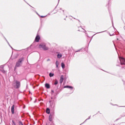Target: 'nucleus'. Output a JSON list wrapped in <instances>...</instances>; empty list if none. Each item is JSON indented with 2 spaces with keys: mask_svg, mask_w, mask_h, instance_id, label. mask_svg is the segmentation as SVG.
Segmentation results:
<instances>
[{
  "mask_svg": "<svg viewBox=\"0 0 125 125\" xmlns=\"http://www.w3.org/2000/svg\"><path fill=\"white\" fill-rule=\"evenodd\" d=\"M13 125H15V123L14 122H13Z\"/></svg>",
  "mask_w": 125,
  "mask_h": 125,
  "instance_id": "obj_24",
  "label": "nucleus"
},
{
  "mask_svg": "<svg viewBox=\"0 0 125 125\" xmlns=\"http://www.w3.org/2000/svg\"><path fill=\"white\" fill-rule=\"evenodd\" d=\"M58 66H59V62L58 60L56 62V68H58Z\"/></svg>",
  "mask_w": 125,
  "mask_h": 125,
  "instance_id": "obj_9",
  "label": "nucleus"
},
{
  "mask_svg": "<svg viewBox=\"0 0 125 125\" xmlns=\"http://www.w3.org/2000/svg\"><path fill=\"white\" fill-rule=\"evenodd\" d=\"M63 81H64V76L62 75L61 76L60 83H63Z\"/></svg>",
  "mask_w": 125,
  "mask_h": 125,
  "instance_id": "obj_6",
  "label": "nucleus"
},
{
  "mask_svg": "<svg viewBox=\"0 0 125 125\" xmlns=\"http://www.w3.org/2000/svg\"><path fill=\"white\" fill-rule=\"evenodd\" d=\"M46 112L47 114H50V110H49V108H47L46 110Z\"/></svg>",
  "mask_w": 125,
  "mask_h": 125,
  "instance_id": "obj_13",
  "label": "nucleus"
},
{
  "mask_svg": "<svg viewBox=\"0 0 125 125\" xmlns=\"http://www.w3.org/2000/svg\"><path fill=\"white\" fill-rule=\"evenodd\" d=\"M52 92H53V91L52 90Z\"/></svg>",
  "mask_w": 125,
  "mask_h": 125,
  "instance_id": "obj_29",
  "label": "nucleus"
},
{
  "mask_svg": "<svg viewBox=\"0 0 125 125\" xmlns=\"http://www.w3.org/2000/svg\"><path fill=\"white\" fill-rule=\"evenodd\" d=\"M1 72H2V73H3V74H5V73H6L5 71H4V70H1Z\"/></svg>",
  "mask_w": 125,
  "mask_h": 125,
  "instance_id": "obj_18",
  "label": "nucleus"
},
{
  "mask_svg": "<svg viewBox=\"0 0 125 125\" xmlns=\"http://www.w3.org/2000/svg\"><path fill=\"white\" fill-rule=\"evenodd\" d=\"M13 85L15 88H19L21 85L20 82L16 80L14 81L13 83Z\"/></svg>",
  "mask_w": 125,
  "mask_h": 125,
  "instance_id": "obj_3",
  "label": "nucleus"
},
{
  "mask_svg": "<svg viewBox=\"0 0 125 125\" xmlns=\"http://www.w3.org/2000/svg\"><path fill=\"white\" fill-rule=\"evenodd\" d=\"M81 51V50H79L76 51V52H78V51Z\"/></svg>",
  "mask_w": 125,
  "mask_h": 125,
  "instance_id": "obj_25",
  "label": "nucleus"
},
{
  "mask_svg": "<svg viewBox=\"0 0 125 125\" xmlns=\"http://www.w3.org/2000/svg\"><path fill=\"white\" fill-rule=\"evenodd\" d=\"M24 61V58H20L16 64V67H21L22 66V62Z\"/></svg>",
  "mask_w": 125,
  "mask_h": 125,
  "instance_id": "obj_2",
  "label": "nucleus"
},
{
  "mask_svg": "<svg viewBox=\"0 0 125 125\" xmlns=\"http://www.w3.org/2000/svg\"><path fill=\"white\" fill-rule=\"evenodd\" d=\"M49 76V77H50V78H51V77H53L54 76V74L52 73H50Z\"/></svg>",
  "mask_w": 125,
  "mask_h": 125,
  "instance_id": "obj_15",
  "label": "nucleus"
},
{
  "mask_svg": "<svg viewBox=\"0 0 125 125\" xmlns=\"http://www.w3.org/2000/svg\"><path fill=\"white\" fill-rule=\"evenodd\" d=\"M104 32V31H102V32H98L96 34H100V33H103Z\"/></svg>",
  "mask_w": 125,
  "mask_h": 125,
  "instance_id": "obj_20",
  "label": "nucleus"
},
{
  "mask_svg": "<svg viewBox=\"0 0 125 125\" xmlns=\"http://www.w3.org/2000/svg\"><path fill=\"white\" fill-rule=\"evenodd\" d=\"M8 44H9V43L8 42Z\"/></svg>",
  "mask_w": 125,
  "mask_h": 125,
  "instance_id": "obj_28",
  "label": "nucleus"
},
{
  "mask_svg": "<svg viewBox=\"0 0 125 125\" xmlns=\"http://www.w3.org/2000/svg\"><path fill=\"white\" fill-rule=\"evenodd\" d=\"M0 68H3V67H2V66H0Z\"/></svg>",
  "mask_w": 125,
  "mask_h": 125,
  "instance_id": "obj_27",
  "label": "nucleus"
},
{
  "mask_svg": "<svg viewBox=\"0 0 125 125\" xmlns=\"http://www.w3.org/2000/svg\"><path fill=\"white\" fill-rule=\"evenodd\" d=\"M11 48H12V47L11 46Z\"/></svg>",
  "mask_w": 125,
  "mask_h": 125,
  "instance_id": "obj_30",
  "label": "nucleus"
},
{
  "mask_svg": "<svg viewBox=\"0 0 125 125\" xmlns=\"http://www.w3.org/2000/svg\"><path fill=\"white\" fill-rule=\"evenodd\" d=\"M39 48L40 49H42L43 50H48V47L45 45V43H41L39 45Z\"/></svg>",
  "mask_w": 125,
  "mask_h": 125,
  "instance_id": "obj_1",
  "label": "nucleus"
},
{
  "mask_svg": "<svg viewBox=\"0 0 125 125\" xmlns=\"http://www.w3.org/2000/svg\"><path fill=\"white\" fill-rule=\"evenodd\" d=\"M40 40H41V37L39 35H37L35 38V42H40Z\"/></svg>",
  "mask_w": 125,
  "mask_h": 125,
  "instance_id": "obj_5",
  "label": "nucleus"
},
{
  "mask_svg": "<svg viewBox=\"0 0 125 125\" xmlns=\"http://www.w3.org/2000/svg\"><path fill=\"white\" fill-rule=\"evenodd\" d=\"M19 125H23V123H22V122H19Z\"/></svg>",
  "mask_w": 125,
  "mask_h": 125,
  "instance_id": "obj_16",
  "label": "nucleus"
},
{
  "mask_svg": "<svg viewBox=\"0 0 125 125\" xmlns=\"http://www.w3.org/2000/svg\"><path fill=\"white\" fill-rule=\"evenodd\" d=\"M49 121L52 122V115H50L49 117Z\"/></svg>",
  "mask_w": 125,
  "mask_h": 125,
  "instance_id": "obj_14",
  "label": "nucleus"
},
{
  "mask_svg": "<svg viewBox=\"0 0 125 125\" xmlns=\"http://www.w3.org/2000/svg\"><path fill=\"white\" fill-rule=\"evenodd\" d=\"M84 31H82V32H84V31H85V30H84V29H83Z\"/></svg>",
  "mask_w": 125,
  "mask_h": 125,
  "instance_id": "obj_26",
  "label": "nucleus"
},
{
  "mask_svg": "<svg viewBox=\"0 0 125 125\" xmlns=\"http://www.w3.org/2000/svg\"><path fill=\"white\" fill-rule=\"evenodd\" d=\"M89 119H90V117H89V118H88V119H86V120H85V121H87V120H89Z\"/></svg>",
  "mask_w": 125,
  "mask_h": 125,
  "instance_id": "obj_21",
  "label": "nucleus"
},
{
  "mask_svg": "<svg viewBox=\"0 0 125 125\" xmlns=\"http://www.w3.org/2000/svg\"><path fill=\"white\" fill-rule=\"evenodd\" d=\"M58 83V81H57V80L55 81V84L56 85Z\"/></svg>",
  "mask_w": 125,
  "mask_h": 125,
  "instance_id": "obj_17",
  "label": "nucleus"
},
{
  "mask_svg": "<svg viewBox=\"0 0 125 125\" xmlns=\"http://www.w3.org/2000/svg\"><path fill=\"white\" fill-rule=\"evenodd\" d=\"M45 86L46 87V88H50V86L49 85V84L48 83H45Z\"/></svg>",
  "mask_w": 125,
  "mask_h": 125,
  "instance_id": "obj_10",
  "label": "nucleus"
},
{
  "mask_svg": "<svg viewBox=\"0 0 125 125\" xmlns=\"http://www.w3.org/2000/svg\"><path fill=\"white\" fill-rule=\"evenodd\" d=\"M57 57L59 59L61 58V57H62V54H60V53L58 54Z\"/></svg>",
  "mask_w": 125,
  "mask_h": 125,
  "instance_id": "obj_11",
  "label": "nucleus"
},
{
  "mask_svg": "<svg viewBox=\"0 0 125 125\" xmlns=\"http://www.w3.org/2000/svg\"><path fill=\"white\" fill-rule=\"evenodd\" d=\"M14 108H15V106L14 105H13L11 107L12 114H14Z\"/></svg>",
  "mask_w": 125,
  "mask_h": 125,
  "instance_id": "obj_8",
  "label": "nucleus"
},
{
  "mask_svg": "<svg viewBox=\"0 0 125 125\" xmlns=\"http://www.w3.org/2000/svg\"><path fill=\"white\" fill-rule=\"evenodd\" d=\"M64 88H70V89H73V86L69 85H66L64 86Z\"/></svg>",
  "mask_w": 125,
  "mask_h": 125,
  "instance_id": "obj_7",
  "label": "nucleus"
},
{
  "mask_svg": "<svg viewBox=\"0 0 125 125\" xmlns=\"http://www.w3.org/2000/svg\"><path fill=\"white\" fill-rule=\"evenodd\" d=\"M61 66L62 69H65V64L63 62L61 63Z\"/></svg>",
  "mask_w": 125,
  "mask_h": 125,
  "instance_id": "obj_12",
  "label": "nucleus"
},
{
  "mask_svg": "<svg viewBox=\"0 0 125 125\" xmlns=\"http://www.w3.org/2000/svg\"><path fill=\"white\" fill-rule=\"evenodd\" d=\"M43 17H45V16H41V18H43Z\"/></svg>",
  "mask_w": 125,
  "mask_h": 125,
  "instance_id": "obj_22",
  "label": "nucleus"
},
{
  "mask_svg": "<svg viewBox=\"0 0 125 125\" xmlns=\"http://www.w3.org/2000/svg\"><path fill=\"white\" fill-rule=\"evenodd\" d=\"M82 30H83V28L80 27V29H79V31H82Z\"/></svg>",
  "mask_w": 125,
  "mask_h": 125,
  "instance_id": "obj_19",
  "label": "nucleus"
},
{
  "mask_svg": "<svg viewBox=\"0 0 125 125\" xmlns=\"http://www.w3.org/2000/svg\"><path fill=\"white\" fill-rule=\"evenodd\" d=\"M120 60L121 65H125V59L124 58H120Z\"/></svg>",
  "mask_w": 125,
  "mask_h": 125,
  "instance_id": "obj_4",
  "label": "nucleus"
},
{
  "mask_svg": "<svg viewBox=\"0 0 125 125\" xmlns=\"http://www.w3.org/2000/svg\"><path fill=\"white\" fill-rule=\"evenodd\" d=\"M47 61H50V59H47Z\"/></svg>",
  "mask_w": 125,
  "mask_h": 125,
  "instance_id": "obj_23",
  "label": "nucleus"
}]
</instances>
